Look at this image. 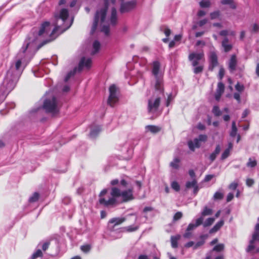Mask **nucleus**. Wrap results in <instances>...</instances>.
Returning <instances> with one entry per match:
<instances>
[{
  "mask_svg": "<svg viewBox=\"0 0 259 259\" xmlns=\"http://www.w3.org/2000/svg\"><path fill=\"white\" fill-rule=\"evenodd\" d=\"M68 11L62 9L59 13L54 16L53 25L55 27L52 30L49 22L43 23L40 29L32 36L25 40L22 47L16 57L15 61L11 65L6 76L0 86V103L5 99L6 96L15 88L21 74L23 68L34 56L36 52L44 45L55 39L58 34L56 31L60 30L61 33L68 29L72 25L73 19H68Z\"/></svg>",
  "mask_w": 259,
  "mask_h": 259,
  "instance_id": "obj_1",
  "label": "nucleus"
},
{
  "mask_svg": "<svg viewBox=\"0 0 259 259\" xmlns=\"http://www.w3.org/2000/svg\"><path fill=\"white\" fill-rule=\"evenodd\" d=\"M115 1L116 0H104L103 7L96 12L92 28V32L95 31L100 22L101 31L105 35H109L110 27L114 26L117 22V11L113 7Z\"/></svg>",
  "mask_w": 259,
  "mask_h": 259,
  "instance_id": "obj_2",
  "label": "nucleus"
},
{
  "mask_svg": "<svg viewBox=\"0 0 259 259\" xmlns=\"http://www.w3.org/2000/svg\"><path fill=\"white\" fill-rule=\"evenodd\" d=\"M107 190H103L99 195V202L105 206H115L122 202H127L134 199L133 189H129L121 191L118 188L111 189L110 195L107 194Z\"/></svg>",
  "mask_w": 259,
  "mask_h": 259,
  "instance_id": "obj_3",
  "label": "nucleus"
},
{
  "mask_svg": "<svg viewBox=\"0 0 259 259\" xmlns=\"http://www.w3.org/2000/svg\"><path fill=\"white\" fill-rule=\"evenodd\" d=\"M163 91L164 90L163 89ZM160 95H163L159 91H156L153 96L149 99L148 104V112L149 114H152L153 117H156L158 115V108L160 102Z\"/></svg>",
  "mask_w": 259,
  "mask_h": 259,
  "instance_id": "obj_4",
  "label": "nucleus"
},
{
  "mask_svg": "<svg viewBox=\"0 0 259 259\" xmlns=\"http://www.w3.org/2000/svg\"><path fill=\"white\" fill-rule=\"evenodd\" d=\"M59 107L57 99L54 96H51L45 100L42 107L46 112L55 115L59 112Z\"/></svg>",
  "mask_w": 259,
  "mask_h": 259,
  "instance_id": "obj_5",
  "label": "nucleus"
},
{
  "mask_svg": "<svg viewBox=\"0 0 259 259\" xmlns=\"http://www.w3.org/2000/svg\"><path fill=\"white\" fill-rule=\"evenodd\" d=\"M160 63L158 61H154L152 64V72L156 79L155 89L156 91H159L162 93L163 92V80L161 75L159 73L160 69Z\"/></svg>",
  "mask_w": 259,
  "mask_h": 259,
  "instance_id": "obj_6",
  "label": "nucleus"
},
{
  "mask_svg": "<svg viewBox=\"0 0 259 259\" xmlns=\"http://www.w3.org/2000/svg\"><path fill=\"white\" fill-rule=\"evenodd\" d=\"M118 101L117 89L114 84H112L109 88V96L108 100V104L111 106H113Z\"/></svg>",
  "mask_w": 259,
  "mask_h": 259,
  "instance_id": "obj_7",
  "label": "nucleus"
},
{
  "mask_svg": "<svg viewBox=\"0 0 259 259\" xmlns=\"http://www.w3.org/2000/svg\"><path fill=\"white\" fill-rule=\"evenodd\" d=\"M120 1L121 2L120 8V12L121 13H126L133 10L137 5V2L136 0H133L127 2H123L124 0Z\"/></svg>",
  "mask_w": 259,
  "mask_h": 259,
  "instance_id": "obj_8",
  "label": "nucleus"
},
{
  "mask_svg": "<svg viewBox=\"0 0 259 259\" xmlns=\"http://www.w3.org/2000/svg\"><path fill=\"white\" fill-rule=\"evenodd\" d=\"M204 57L203 53H191L189 56V59L192 61V64L193 66H196L199 64V61L202 60Z\"/></svg>",
  "mask_w": 259,
  "mask_h": 259,
  "instance_id": "obj_9",
  "label": "nucleus"
},
{
  "mask_svg": "<svg viewBox=\"0 0 259 259\" xmlns=\"http://www.w3.org/2000/svg\"><path fill=\"white\" fill-rule=\"evenodd\" d=\"M125 221L124 218H115L111 219L108 223V227L111 230H114L115 226L119 225Z\"/></svg>",
  "mask_w": 259,
  "mask_h": 259,
  "instance_id": "obj_10",
  "label": "nucleus"
},
{
  "mask_svg": "<svg viewBox=\"0 0 259 259\" xmlns=\"http://www.w3.org/2000/svg\"><path fill=\"white\" fill-rule=\"evenodd\" d=\"M91 64L92 60L91 58L82 57L79 62L78 70L80 71L83 68L89 69L91 67Z\"/></svg>",
  "mask_w": 259,
  "mask_h": 259,
  "instance_id": "obj_11",
  "label": "nucleus"
},
{
  "mask_svg": "<svg viewBox=\"0 0 259 259\" xmlns=\"http://www.w3.org/2000/svg\"><path fill=\"white\" fill-rule=\"evenodd\" d=\"M209 69L211 71L213 70V68L218 66V57L214 52H211L209 56Z\"/></svg>",
  "mask_w": 259,
  "mask_h": 259,
  "instance_id": "obj_12",
  "label": "nucleus"
},
{
  "mask_svg": "<svg viewBox=\"0 0 259 259\" xmlns=\"http://www.w3.org/2000/svg\"><path fill=\"white\" fill-rule=\"evenodd\" d=\"M255 241H259V232L254 231L252 235V239L249 242V244L246 249L247 252H250L255 248L254 243Z\"/></svg>",
  "mask_w": 259,
  "mask_h": 259,
  "instance_id": "obj_13",
  "label": "nucleus"
},
{
  "mask_svg": "<svg viewBox=\"0 0 259 259\" xmlns=\"http://www.w3.org/2000/svg\"><path fill=\"white\" fill-rule=\"evenodd\" d=\"M101 131V127L100 125L93 126L91 127L90 137L91 138H96Z\"/></svg>",
  "mask_w": 259,
  "mask_h": 259,
  "instance_id": "obj_14",
  "label": "nucleus"
},
{
  "mask_svg": "<svg viewBox=\"0 0 259 259\" xmlns=\"http://www.w3.org/2000/svg\"><path fill=\"white\" fill-rule=\"evenodd\" d=\"M203 217H200L196 220L195 223H190L188 225L187 228L188 230H191V231H193L195 229H196L198 226L201 225L203 223Z\"/></svg>",
  "mask_w": 259,
  "mask_h": 259,
  "instance_id": "obj_15",
  "label": "nucleus"
},
{
  "mask_svg": "<svg viewBox=\"0 0 259 259\" xmlns=\"http://www.w3.org/2000/svg\"><path fill=\"white\" fill-rule=\"evenodd\" d=\"M236 57L235 55H233L231 56V59L229 62V68L231 72H233L236 70Z\"/></svg>",
  "mask_w": 259,
  "mask_h": 259,
  "instance_id": "obj_16",
  "label": "nucleus"
},
{
  "mask_svg": "<svg viewBox=\"0 0 259 259\" xmlns=\"http://www.w3.org/2000/svg\"><path fill=\"white\" fill-rule=\"evenodd\" d=\"M188 146L190 150L194 151L195 148H199L200 146V143L199 139L195 138L193 141H190L188 142Z\"/></svg>",
  "mask_w": 259,
  "mask_h": 259,
  "instance_id": "obj_17",
  "label": "nucleus"
},
{
  "mask_svg": "<svg viewBox=\"0 0 259 259\" xmlns=\"http://www.w3.org/2000/svg\"><path fill=\"white\" fill-rule=\"evenodd\" d=\"M222 45L226 52L230 51L232 48V46L229 43V40L226 37L222 41Z\"/></svg>",
  "mask_w": 259,
  "mask_h": 259,
  "instance_id": "obj_18",
  "label": "nucleus"
},
{
  "mask_svg": "<svg viewBox=\"0 0 259 259\" xmlns=\"http://www.w3.org/2000/svg\"><path fill=\"white\" fill-rule=\"evenodd\" d=\"M224 224V221L221 220L218 222L213 227L209 230V233L212 234L217 232Z\"/></svg>",
  "mask_w": 259,
  "mask_h": 259,
  "instance_id": "obj_19",
  "label": "nucleus"
},
{
  "mask_svg": "<svg viewBox=\"0 0 259 259\" xmlns=\"http://www.w3.org/2000/svg\"><path fill=\"white\" fill-rule=\"evenodd\" d=\"M146 130L153 134H156L160 131L161 128L158 126L149 125L146 126Z\"/></svg>",
  "mask_w": 259,
  "mask_h": 259,
  "instance_id": "obj_20",
  "label": "nucleus"
},
{
  "mask_svg": "<svg viewBox=\"0 0 259 259\" xmlns=\"http://www.w3.org/2000/svg\"><path fill=\"white\" fill-rule=\"evenodd\" d=\"M221 151V147L219 145H218L215 149V150L212 152L209 156V159L211 162L213 161L216 158L217 155L220 153Z\"/></svg>",
  "mask_w": 259,
  "mask_h": 259,
  "instance_id": "obj_21",
  "label": "nucleus"
},
{
  "mask_svg": "<svg viewBox=\"0 0 259 259\" xmlns=\"http://www.w3.org/2000/svg\"><path fill=\"white\" fill-rule=\"evenodd\" d=\"M181 238L180 235L172 236L170 238L172 247L175 248L178 247V241Z\"/></svg>",
  "mask_w": 259,
  "mask_h": 259,
  "instance_id": "obj_22",
  "label": "nucleus"
},
{
  "mask_svg": "<svg viewBox=\"0 0 259 259\" xmlns=\"http://www.w3.org/2000/svg\"><path fill=\"white\" fill-rule=\"evenodd\" d=\"M100 42L97 40H95L93 44V50L92 51L91 54L94 55L98 53L100 49Z\"/></svg>",
  "mask_w": 259,
  "mask_h": 259,
  "instance_id": "obj_23",
  "label": "nucleus"
},
{
  "mask_svg": "<svg viewBox=\"0 0 259 259\" xmlns=\"http://www.w3.org/2000/svg\"><path fill=\"white\" fill-rule=\"evenodd\" d=\"M180 162V160L179 158L176 157L174 159L173 161H172L169 165L171 167L174 169H178L179 168V163Z\"/></svg>",
  "mask_w": 259,
  "mask_h": 259,
  "instance_id": "obj_24",
  "label": "nucleus"
},
{
  "mask_svg": "<svg viewBox=\"0 0 259 259\" xmlns=\"http://www.w3.org/2000/svg\"><path fill=\"white\" fill-rule=\"evenodd\" d=\"M237 128L236 125V122L233 121L232 123V129L230 133V136L232 137H234L237 135Z\"/></svg>",
  "mask_w": 259,
  "mask_h": 259,
  "instance_id": "obj_25",
  "label": "nucleus"
},
{
  "mask_svg": "<svg viewBox=\"0 0 259 259\" xmlns=\"http://www.w3.org/2000/svg\"><path fill=\"white\" fill-rule=\"evenodd\" d=\"M221 4L223 5H229L230 8L235 9L236 8V5L233 2V0H222Z\"/></svg>",
  "mask_w": 259,
  "mask_h": 259,
  "instance_id": "obj_26",
  "label": "nucleus"
},
{
  "mask_svg": "<svg viewBox=\"0 0 259 259\" xmlns=\"http://www.w3.org/2000/svg\"><path fill=\"white\" fill-rule=\"evenodd\" d=\"M197 185V182L195 179H193L192 181H188L186 184V187L187 189L194 188Z\"/></svg>",
  "mask_w": 259,
  "mask_h": 259,
  "instance_id": "obj_27",
  "label": "nucleus"
},
{
  "mask_svg": "<svg viewBox=\"0 0 259 259\" xmlns=\"http://www.w3.org/2000/svg\"><path fill=\"white\" fill-rule=\"evenodd\" d=\"M43 255L42 252L40 249H37L32 255L30 259H36L39 257H42Z\"/></svg>",
  "mask_w": 259,
  "mask_h": 259,
  "instance_id": "obj_28",
  "label": "nucleus"
},
{
  "mask_svg": "<svg viewBox=\"0 0 259 259\" xmlns=\"http://www.w3.org/2000/svg\"><path fill=\"white\" fill-rule=\"evenodd\" d=\"M212 212L213 211L212 209L209 208L205 206L204 207L203 211L201 212V217H202L203 216L211 215L212 214Z\"/></svg>",
  "mask_w": 259,
  "mask_h": 259,
  "instance_id": "obj_29",
  "label": "nucleus"
},
{
  "mask_svg": "<svg viewBox=\"0 0 259 259\" xmlns=\"http://www.w3.org/2000/svg\"><path fill=\"white\" fill-rule=\"evenodd\" d=\"M214 221V218H209L205 220V221L203 223V225L204 227L210 226L213 223Z\"/></svg>",
  "mask_w": 259,
  "mask_h": 259,
  "instance_id": "obj_30",
  "label": "nucleus"
},
{
  "mask_svg": "<svg viewBox=\"0 0 259 259\" xmlns=\"http://www.w3.org/2000/svg\"><path fill=\"white\" fill-rule=\"evenodd\" d=\"M139 226H130L123 228L124 231L132 232L137 231L139 229Z\"/></svg>",
  "mask_w": 259,
  "mask_h": 259,
  "instance_id": "obj_31",
  "label": "nucleus"
},
{
  "mask_svg": "<svg viewBox=\"0 0 259 259\" xmlns=\"http://www.w3.org/2000/svg\"><path fill=\"white\" fill-rule=\"evenodd\" d=\"M77 69L76 68H75L73 70L70 71L68 73V74L66 75V76L65 77L64 80L65 82H67L70 78L73 76L75 73H76Z\"/></svg>",
  "mask_w": 259,
  "mask_h": 259,
  "instance_id": "obj_32",
  "label": "nucleus"
},
{
  "mask_svg": "<svg viewBox=\"0 0 259 259\" xmlns=\"http://www.w3.org/2000/svg\"><path fill=\"white\" fill-rule=\"evenodd\" d=\"M212 112L216 116H219L222 114V112L220 110L219 107L217 106H214L213 107Z\"/></svg>",
  "mask_w": 259,
  "mask_h": 259,
  "instance_id": "obj_33",
  "label": "nucleus"
},
{
  "mask_svg": "<svg viewBox=\"0 0 259 259\" xmlns=\"http://www.w3.org/2000/svg\"><path fill=\"white\" fill-rule=\"evenodd\" d=\"M257 162L255 160H252L251 158H249L248 161L246 164L247 166L250 167H254L256 165Z\"/></svg>",
  "mask_w": 259,
  "mask_h": 259,
  "instance_id": "obj_34",
  "label": "nucleus"
},
{
  "mask_svg": "<svg viewBox=\"0 0 259 259\" xmlns=\"http://www.w3.org/2000/svg\"><path fill=\"white\" fill-rule=\"evenodd\" d=\"M39 198V194L38 193L35 192L32 196L29 198V201L31 202H36Z\"/></svg>",
  "mask_w": 259,
  "mask_h": 259,
  "instance_id": "obj_35",
  "label": "nucleus"
},
{
  "mask_svg": "<svg viewBox=\"0 0 259 259\" xmlns=\"http://www.w3.org/2000/svg\"><path fill=\"white\" fill-rule=\"evenodd\" d=\"M199 4L201 7L207 8L210 6V3L208 0H202L200 2Z\"/></svg>",
  "mask_w": 259,
  "mask_h": 259,
  "instance_id": "obj_36",
  "label": "nucleus"
},
{
  "mask_svg": "<svg viewBox=\"0 0 259 259\" xmlns=\"http://www.w3.org/2000/svg\"><path fill=\"white\" fill-rule=\"evenodd\" d=\"M224 196L223 193L220 192H217L214 193L213 195V199L214 200H221L223 199Z\"/></svg>",
  "mask_w": 259,
  "mask_h": 259,
  "instance_id": "obj_37",
  "label": "nucleus"
},
{
  "mask_svg": "<svg viewBox=\"0 0 259 259\" xmlns=\"http://www.w3.org/2000/svg\"><path fill=\"white\" fill-rule=\"evenodd\" d=\"M224 245L223 244H219L213 247V250L217 252H220L222 251L224 249Z\"/></svg>",
  "mask_w": 259,
  "mask_h": 259,
  "instance_id": "obj_38",
  "label": "nucleus"
},
{
  "mask_svg": "<svg viewBox=\"0 0 259 259\" xmlns=\"http://www.w3.org/2000/svg\"><path fill=\"white\" fill-rule=\"evenodd\" d=\"M91 245L89 244H86L84 245H82L80 247L81 250L85 253L89 252L91 249Z\"/></svg>",
  "mask_w": 259,
  "mask_h": 259,
  "instance_id": "obj_39",
  "label": "nucleus"
},
{
  "mask_svg": "<svg viewBox=\"0 0 259 259\" xmlns=\"http://www.w3.org/2000/svg\"><path fill=\"white\" fill-rule=\"evenodd\" d=\"M224 91V84L221 82H219L218 84L217 92L223 93Z\"/></svg>",
  "mask_w": 259,
  "mask_h": 259,
  "instance_id": "obj_40",
  "label": "nucleus"
},
{
  "mask_svg": "<svg viewBox=\"0 0 259 259\" xmlns=\"http://www.w3.org/2000/svg\"><path fill=\"white\" fill-rule=\"evenodd\" d=\"M183 216L182 212L178 211L175 213L173 218L174 221H177L182 218Z\"/></svg>",
  "mask_w": 259,
  "mask_h": 259,
  "instance_id": "obj_41",
  "label": "nucleus"
},
{
  "mask_svg": "<svg viewBox=\"0 0 259 259\" xmlns=\"http://www.w3.org/2000/svg\"><path fill=\"white\" fill-rule=\"evenodd\" d=\"M171 188L174 189L176 191H179L180 190V186L179 184L176 182H172L171 184Z\"/></svg>",
  "mask_w": 259,
  "mask_h": 259,
  "instance_id": "obj_42",
  "label": "nucleus"
},
{
  "mask_svg": "<svg viewBox=\"0 0 259 259\" xmlns=\"http://www.w3.org/2000/svg\"><path fill=\"white\" fill-rule=\"evenodd\" d=\"M229 155H230L229 149H226L222 154L221 159L222 160H224L226 158H227L229 156Z\"/></svg>",
  "mask_w": 259,
  "mask_h": 259,
  "instance_id": "obj_43",
  "label": "nucleus"
},
{
  "mask_svg": "<svg viewBox=\"0 0 259 259\" xmlns=\"http://www.w3.org/2000/svg\"><path fill=\"white\" fill-rule=\"evenodd\" d=\"M194 67H195V68H194V72L195 74H198L199 73L201 72L203 69V67L201 65L198 66H196Z\"/></svg>",
  "mask_w": 259,
  "mask_h": 259,
  "instance_id": "obj_44",
  "label": "nucleus"
},
{
  "mask_svg": "<svg viewBox=\"0 0 259 259\" xmlns=\"http://www.w3.org/2000/svg\"><path fill=\"white\" fill-rule=\"evenodd\" d=\"M205 241H204V240L203 239L201 241H199L198 242H197L196 243H194V245L193 246V249H197L198 247H200L201 246H202V245L204 244Z\"/></svg>",
  "mask_w": 259,
  "mask_h": 259,
  "instance_id": "obj_45",
  "label": "nucleus"
},
{
  "mask_svg": "<svg viewBox=\"0 0 259 259\" xmlns=\"http://www.w3.org/2000/svg\"><path fill=\"white\" fill-rule=\"evenodd\" d=\"M238 186V184L237 182H233L229 185V188L230 190H235L236 189Z\"/></svg>",
  "mask_w": 259,
  "mask_h": 259,
  "instance_id": "obj_46",
  "label": "nucleus"
},
{
  "mask_svg": "<svg viewBox=\"0 0 259 259\" xmlns=\"http://www.w3.org/2000/svg\"><path fill=\"white\" fill-rule=\"evenodd\" d=\"M192 233L191 230H188V229L187 228L185 233L183 235V237L185 238H190L192 236Z\"/></svg>",
  "mask_w": 259,
  "mask_h": 259,
  "instance_id": "obj_47",
  "label": "nucleus"
},
{
  "mask_svg": "<svg viewBox=\"0 0 259 259\" xmlns=\"http://www.w3.org/2000/svg\"><path fill=\"white\" fill-rule=\"evenodd\" d=\"M210 18L211 19H214L217 18H218L220 16V12L217 11L213 12L212 13H211L210 14Z\"/></svg>",
  "mask_w": 259,
  "mask_h": 259,
  "instance_id": "obj_48",
  "label": "nucleus"
},
{
  "mask_svg": "<svg viewBox=\"0 0 259 259\" xmlns=\"http://www.w3.org/2000/svg\"><path fill=\"white\" fill-rule=\"evenodd\" d=\"M197 139H199V141L200 142H205L207 140V137L205 135H200Z\"/></svg>",
  "mask_w": 259,
  "mask_h": 259,
  "instance_id": "obj_49",
  "label": "nucleus"
},
{
  "mask_svg": "<svg viewBox=\"0 0 259 259\" xmlns=\"http://www.w3.org/2000/svg\"><path fill=\"white\" fill-rule=\"evenodd\" d=\"M235 89L239 92H242L244 90V88L243 85L240 84L239 83H237L235 85Z\"/></svg>",
  "mask_w": 259,
  "mask_h": 259,
  "instance_id": "obj_50",
  "label": "nucleus"
},
{
  "mask_svg": "<svg viewBox=\"0 0 259 259\" xmlns=\"http://www.w3.org/2000/svg\"><path fill=\"white\" fill-rule=\"evenodd\" d=\"M50 245L49 242H46L42 244L41 247L44 251L47 250V249L49 248Z\"/></svg>",
  "mask_w": 259,
  "mask_h": 259,
  "instance_id": "obj_51",
  "label": "nucleus"
},
{
  "mask_svg": "<svg viewBox=\"0 0 259 259\" xmlns=\"http://www.w3.org/2000/svg\"><path fill=\"white\" fill-rule=\"evenodd\" d=\"M173 99H174V97L172 96V94H170L168 96V98H167V100H166V106H168L169 105L170 102L173 100Z\"/></svg>",
  "mask_w": 259,
  "mask_h": 259,
  "instance_id": "obj_52",
  "label": "nucleus"
},
{
  "mask_svg": "<svg viewBox=\"0 0 259 259\" xmlns=\"http://www.w3.org/2000/svg\"><path fill=\"white\" fill-rule=\"evenodd\" d=\"M207 22V19H204L201 20L199 21V22H198L197 24L199 26L202 27V26L205 25Z\"/></svg>",
  "mask_w": 259,
  "mask_h": 259,
  "instance_id": "obj_53",
  "label": "nucleus"
},
{
  "mask_svg": "<svg viewBox=\"0 0 259 259\" xmlns=\"http://www.w3.org/2000/svg\"><path fill=\"white\" fill-rule=\"evenodd\" d=\"M225 74V70L223 68L221 67L220 69L219 73V76L220 77V79H222L223 77Z\"/></svg>",
  "mask_w": 259,
  "mask_h": 259,
  "instance_id": "obj_54",
  "label": "nucleus"
},
{
  "mask_svg": "<svg viewBox=\"0 0 259 259\" xmlns=\"http://www.w3.org/2000/svg\"><path fill=\"white\" fill-rule=\"evenodd\" d=\"M214 177V175H206L204 178V181L205 182H209L210 181L213 177Z\"/></svg>",
  "mask_w": 259,
  "mask_h": 259,
  "instance_id": "obj_55",
  "label": "nucleus"
},
{
  "mask_svg": "<svg viewBox=\"0 0 259 259\" xmlns=\"http://www.w3.org/2000/svg\"><path fill=\"white\" fill-rule=\"evenodd\" d=\"M246 185L250 187L254 184V181L251 179H247L246 181Z\"/></svg>",
  "mask_w": 259,
  "mask_h": 259,
  "instance_id": "obj_56",
  "label": "nucleus"
},
{
  "mask_svg": "<svg viewBox=\"0 0 259 259\" xmlns=\"http://www.w3.org/2000/svg\"><path fill=\"white\" fill-rule=\"evenodd\" d=\"M233 197H234L233 194L232 193H229L228 194L227 197V202L231 201L233 199Z\"/></svg>",
  "mask_w": 259,
  "mask_h": 259,
  "instance_id": "obj_57",
  "label": "nucleus"
},
{
  "mask_svg": "<svg viewBox=\"0 0 259 259\" xmlns=\"http://www.w3.org/2000/svg\"><path fill=\"white\" fill-rule=\"evenodd\" d=\"M234 98L238 101V103L240 102V96L239 93H234Z\"/></svg>",
  "mask_w": 259,
  "mask_h": 259,
  "instance_id": "obj_58",
  "label": "nucleus"
},
{
  "mask_svg": "<svg viewBox=\"0 0 259 259\" xmlns=\"http://www.w3.org/2000/svg\"><path fill=\"white\" fill-rule=\"evenodd\" d=\"M249 110L248 109H245L242 114V118H245L249 113Z\"/></svg>",
  "mask_w": 259,
  "mask_h": 259,
  "instance_id": "obj_59",
  "label": "nucleus"
},
{
  "mask_svg": "<svg viewBox=\"0 0 259 259\" xmlns=\"http://www.w3.org/2000/svg\"><path fill=\"white\" fill-rule=\"evenodd\" d=\"M259 30V26L257 24H253V27H252V31H253L254 32H257Z\"/></svg>",
  "mask_w": 259,
  "mask_h": 259,
  "instance_id": "obj_60",
  "label": "nucleus"
},
{
  "mask_svg": "<svg viewBox=\"0 0 259 259\" xmlns=\"http://www.w3.org/2000/svg\"><path fill=\"white\" fill-rule=\"evenodd\" d=\"M164 33L168 37L170 34L171 31L169 28L165 27L164 28Z\"/></svg>",
  "mask_w": 259,
  "mask_h": 259,
  "instance_id": "obj_61",
  "label": "nucleus"
},
{
  "mask_svg": "<svg viewBox=\"0 0 259 259\" xmlns=\"http://www.w3.org/2000/svg\"><path fill=\"white\" fill-rule=\"evenodd\" d=\"M222 94L223 93H222L216 92V93H215V100H217V101H219L221 97Z\"/></svg>",
  "mask_w": 259,
  "mask_h": 259,
  "instance_id": "obj_62",
  "label": "nucleus"
},
{
  "mask_svg": "<svg viewBox=\"0 0 259 259\" xmlns=\"http://www.w3.org/2000/svg\"><path fill=\"white\" fill-rule=\"evenodd\" d=\"M194 242L193 241H190L185 245V246L187 248H189L192 246H194Z\"/></svg>",
  "mask_w": 259,
  "mask_h": 259,
  "instance_id": "obj_63",
  "label": "nucleus"
},
{
  "mask_svg": "<svg viewBox=\"0 0 259 259\" xmlns=\"http://www.w3.org/2000/svg\"><path fill=\"white\" fill-rule=\"evenodd\" d=\"M206 12L203 10H199L197 13V15L199 17H202L205 15Z\"/></svg>",
  "mask_w": 259,
  "mask_h": 259,
  "instance_id": "obj_64",
  "label": "nucleus"
}]
</instances>
